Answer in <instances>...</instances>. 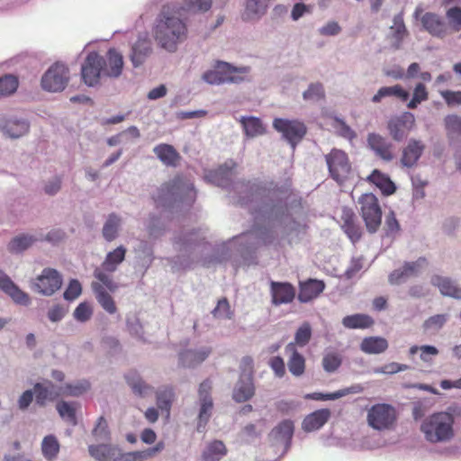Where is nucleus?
<instances>
[{"label":"nucleus","instance_id":"f257e3e1","mask_svg":"<svg viewBox=\"0 0 461 461\" xmlns=\"http://www.w3.org/2000/svg\"><path fill=\"white\" fill-rule=\"evenodd\" d=\"M181 12L175 5H164L154 28L155 40L170 52L176 51L177 45L187 39L188 30Z\"/></svg>","mask_w":461,"mask_h":461},{"label":"nucleus","instance_id":"f03ea898","mask_svg":"<svg viewBox=\"0 0 461 461\" xmlns=\"http://www.w3.org/2000/svg\"><path fill=\"white\" fill-rule=\"evenodd\" d=\"M454 416L447 411L433 413L423 420L420 430L430 443L450 440L454 437Z\"/></svg>","mask_w":461,"mask_h":461},{"label":"nucleus","instance_id":"7ed1b4c3","mask_svg":"<svg viewBox=\"0 0 461 461\" xmlns=\"http://www.w3.org/2000/svg\"><path fill=\"white\" fill-rule=\"evenodd\" d=\"M185 196L191 200L195 197V190L192 183L183 176H176L172 180L164 183L153 195V200L158 206L166 205L177 199L183 201Z\"/></svg>","mask_w":461,"mask_h":461},{"label":"nucleus","instance_id":"20e7f679","mask_svg":"<svg viewBox=\"0 0 461 461\" xmlns=\"http://www.w3.org/2000/svg\"><path fill=\"white\" fill-rule=\"evenodd\" d=\"M357 203L367 231L375 233L382 223V209L378 198L372 193H366L358 198Z\"/></svg>","mask_w":461,"mask_h":461},{"label":"nucleus","instance_id":"39448f33","mask_svg":"<svg viewBox=\"0 0 461 461\" xmlns=\"http://www.w3.org/2000/svg\"><path fill=\"white\" fill-rule=\"evenodd\" d=\"M330 177L339 185H343L351 173L348 156L343 150L333 149L325 156Z\"/></svg>","mask_w":461,"mask_h":461},{"label":"nucleus","instance_id":"423d86ee","mask_svg":"<svg viewBox=\"0 0 461 461\" xmlns=\"http://www.w3.org/2000/svg\"><path fill=\"white\" fill-rule=\"evenodd\" d=\"M69 81V69L62 62H55L43 74L41 85L48 92H61Z\"/></svg>","mask_w":461,"mask_h":461},{"label":"nucleus","instance_id":"0eeeda50","mask_svg":"<svg viewBox=\"0 0 461 461\" xmlns=\"http://www.w3.org/2000/svg\"><path fill=\"white\" fill-rule=\"evenodd\" d=\"M397 412L393 406L388 403L373 405L367 412L368 425L377 430L390 429L395 423Z\"/></svg>","mask_w":461,"mask_h":461},{"label":"nucleus","instance_id":"6e6552de","mask_svg":"<svg viewBox=\"0 0 461 461\" xmlns=\"http://www.w3.org/2000/svg\"><path fill=\"white\" fill-rule=\"evenodd\" d=\"M274 128L291 144L293 149L303 139L307 129L303 122L297 120L276 118L273 122Z\"/></svg>","mask_w":461,"mask_h":461},{"label":"nucleus","instance_id":"1a4fd4ad","mask_svg":"<svg viewBox=\"0 0 461 461\" xmlns=\"http://www.w3.org/2000/svg\"><path fill=\"white\" fill-rule=\"evenodd\" d=\"M104 59L95 51L87 54L82 68L81 76L84 83L89 86L97 85L103 76Z\"/></svg>","mask_w":461,"mask_h":461},{"label":"nucleus","instance_id":"9d476101","mask_svg":"<svg viewBox=\"0 0 461 461\" xmlns=\"http://www.w3.org/2000/svg\"><path fill=\"white\" fill-rule=\"evenodd\" d=\"M62 285V276L54 268H44L33 283L34 290L39 294L50 296L60 289Z\"/></svg>","mask_w":461,"mask_h":461},{"label":"nucleus","instance_id":"9b49d317","mask_svg":"<svg viewBox=\"0 0 461 461\" xmlns=\"http://www.w3.org/2000/svg\"><path fill=\"white\" fill-rule=\"evenodd\" d=\"M238 71L237 68L232 67L229 63L219 61L215 69L203 73V79L212 85L237 83L241 80L240 77L235 75Z\"/></svg>","mask_w":461,"mask_h":461},{"label":"nucleus","instance_id":"f8f14e48","mask_svg":"<svg viewBox=\"0 0 461 461\" xmlns=\"http://www.w3.org/2000/svg\"><path fill=\"white\" fill-rule=\"evenodd\" d=\"M423 29L433 37L444 39L450 35L449 26L438 14L427 12L420 17Z\"/></svg>","mask_w":461,"mask_h":461},{"label":"nucleus","instance_id":"ddd939ff","mask_svg":"<svg viewBox=\"0 0 461 461\" xmlns=\"http://www.w3.org/2000/svg\"><path fill=\"white\" fill-rule=\"evenodd\" d=\"M33 392L36 403L41 407L45 406L48 402L56 401L64 393L61 386H58L49 380L36 383L33 386Z\"/></svg>","mask_w":461,"mask_h":461},{"label":"nucleus","instance_id":"4468645a","mask_svg":"<svg viewBox=\"0 0 461 461\" xmlns=\"http://www.w3.org/2000/svg\"><path fill=\"white\" fill-rule=\"evenodd\" d=\"M415 122L413 114L405 113L393 118L388 122V131L392 138L396 141L402 140L412 129Z\"/></svg>","mask_w":461,"mask_h":461},{"label":"nucleus","instance_id":"2eb2a0df","mask_svg":"<svg viewBox=\"0 0 461 461\" xmlns=\"http://www.w3.org/2000/svg\"><path fill=\"white\" fill-rule=\"evenodd\" d=\"M270 294L272 304L279 306L281 304L291 303L295 298V288L288 282H270Z\"/></svg>","mask_w":461,"mask_h":461},{"label":"nucleus","instance_id":"dca6fc26","mask_svg":"<svg viewBox=\"0 0 461 461\" xmlns=\"http://www.w3.org/2000/svg\"><path fill=\"white\" fill-rule=\"evenodd\" d=\"M341 229L348 239L356 243L362 237V228L357 222L354 211L348 207H343L340 215Z\"/></svg>","mask_w":461,"mask_h":461},{"label":"nucleus","instance_id":"f3484780","mask_svg":"<svg viewBox=\"0 0 461 461\" xmlns=\"http://www.w3.org/2000/svg\"><path fill=\"white\" fill-rule=\"evenodd\" d=\"M104 65H103V77H119L123 69L124 62L121 52L112 48L106 52Z\"/></svg>","mask_w":461,"mask_h":461},{"label":"nucleus","instance_id":"a211bd4d","mask_svg":"<svg viewBox=\"0 0 461 461\" xmlns=\"http://www.w3.org/2000/svg\"><path fill=\"white\" fill-rule=\"evenodd\" d=\"M367 145L383 160L391 161L393 158V144L380 134L369 133Z\"/></svg>","mask_w":461,"mask_h":461},{"label":"nucleus","instance_id":"6ab92c4d","mask_svg":"<svg viewBox=\"0 0 461 461\" xmlns=\"http://www.w3.org/2000/svg\"><path fill=\"white\" fill-rule=\"evenodd\" d=\"M426 263L425 258H420L413 262H405L402 268L393 270L389 276L392 285H399L406 279L417 276L420 268Z\"/></svg>","mask_w":461,"mask_h":461},{"label":"nucleus","instance_id":"aec40b11","mask_svg":"<svg viewBox=\"0 0 461 461\" xmlns=\"http://www.w3.org/2000/svg\"><path fill=\"white\" fill-rule=\"evenodd\" d=\"M285 354L287 357V366L289 372L294 376H302L306 368V359L301 354L298 348H295L293 344H287L285 348Z\"/></svg>","mask_w":461,"mask_h":461},{"label":"nucleus","instance_id":"412c9836","mask_svg":"<svg viewBox=\"0 0 461 461\" xmlns=\"http://www.w3.org/2000/svg\"><path fill=\"white\" fill-rule=\"evenodd\" d=\"M0 290L8 294L16 303L28 305L31 302L29 295L19 287L0 269Z\"/></svg>","mask_w":461,"mask_h":461},{"label":"nucleus","instance_id":"4be33fe9","mask_svg":"<svg viewBox=\"0 0 461 461\" xmlns=\"http://www.w3.org/2000/svg\"><path fill=\"white\" fill-rule=\"evenodd\" d=\"M325 284L321 280L308 279L301 282L299 285L298 300L301 303H308L317 298L324 290Z\"/></svg>","mask_w":461,"mask_h":461},{"label":"nucleus","instance_id":"5701e85b","mask_svg":"<svg viewBox=\"0 0 461 461\" xmlns=\"http://www.w3.org/2000/svg\"><path fill=\"white\" fill-rule=\"evenodd\" d=\"M88 452L97 461H117L122 457L119 447L108 444L90 445Z\"/></svg>","mask_w":461,"mask_h":461},{"label":"nucleus","instance_id":"b1692460","mask_svg":"<svg viewBox=\"0 0 461 461\" xmlns=\"http://www.w3.org/2000/svg\"><path fill=\"white\" fill-rule=\"evenodd\" d=\"M255 394V386L253 377L240 375L233 390L232 398L237 402H244L253 397Z\"/></svg>","mask_w":461,"mask_h":461},{"label":"nucleus","instance_id":"393cba45","mask_svg":"<svg viewBox=\"0 0 461 461\" xmlns=\"http://www.w3.org/2000/svg\"><path fill=\"white\" fill-rule=\"evenodd\" d=\"M153 152L167 167H176L179 165L181 156L177 150L169 144L161 143L154 147Z\"/></svg>","mask_w":461,"mask_h":461},{"label":"nucleus","instance_id":"a878e982","mask_svg":"<svg viewBox=\"0 0 461 461\" xmlns=\"http://www.w3.org/2000/svg\"><path fill=\"white\" fill-rule=\"evenodd\" d=\"M424 150V145L416 140H411L403 149L401 163L403 167H411L416 165Z\"/></svg>","mask_w":461,"mask_h":461},{"label":"nucleus","instance_id":"bb28decb","mask_svg":"<svg viewBox=\"0 0 461 461\" xmlns=\"http://www.w3.org/2000/svg\"><path fill=\"white\" fill-rule=\"evenodd\" d=\"M366 181L375 185L384 195H391L396 191V186L389 176L378 169H374L366 177Z\"/></svg>","mask_w":461,"mask_h":461},{"label":"nucleus","instance_id":"cd10ccee","mask_svg":"<svg viewBox=\"0 0 461 461\" xmlns=\"http://www.w3.org/2000/svg\"><path fill=\"white\" fill-rule=\"evenodd\" d=\"M364 391V387L359 384H352L349 387H346L340 390H338L334 393H312L305 395V399L316 400V401H327V400H336L341 397H344L348 394L360 393Z\"/></svg>","mask_w":461,"mask_h":461},{"label":"nucleus","instance_id":"c85d7f7f","mask_svg":"<svg viewBox=\"0 0 461 461\" xmlns=\"http://www.w3.org/2000/svg\"><path fill=\"white\" fill-rule=\"evenodd\" d=\"M329 409L317 410L307 415L303 421V429L305 431H313L321 429L330 419Z\"/></svg>","mask_w":461,"mask_h":461},{"label":"nucleus","instance_id":"c756f323","mask_svg":"<svg viewBox=\"0 0 461 461\" xmlns=\"http://www.w3.org/2000/svg\"><path fill=\"white\" fill-rule=\"evenodd\" d=\"M430 283L438 287L443 295L461 299V288L451 279L440 276H434L431 277Z\"/></svg>","mask_w":461,"mask_h":461},{"label":"nucleus","instance_id":"7c9ffc66","mask_svg":"<svg viewBox=\"0 0 461 461\" xmlns=\"http://www.w3.org/2000/svg\"><path fill=\"white\" fill-rule=\"evenodd\" d=\"M385 97H396L402 102H406L410 97V94L400 85L383 86L372 97V101L374 103H380Z\"/></svg>","mask_w":461,"mask_h":461},{"label":"nucleus","instance_id":"2f4dec72","mask_svg":"<svg viewBox=\"0 0 461 461\" xmlns=\"http://www.w3.org/2000/svg\"><path fill=\"white\" fill-rule=\"evenodd\" d=\"M150 52V41L147 38L138 39L131 49V60L133 66L141 65Z\"/></svg>","mask_w":461,"mask_h":461},{"label":"nucleus","instance_id":"473e14b6","mask_svg":"<svg viewBox=\"0 0 461 461\" xmlns=\"http://www.w3.org/2000/svg\"><path fill=\"white\" fill-rule=\"evenodd\" d=\"M232 175L233 173L230 168L220 167L216 170L209 171L204 178L208 183L226 188L230 185Z\"/></svg>","mask_w":461,"mask_h":461},{"label":"nucleus","instance_id":"72a5a7b5","mask_svg":"<svg viewBox=\"0 0 461 461\" xmlns=\"http://www.w3.org/2000/svg\"><path fill=\"white\" fill-rule=\"evenodd\" d=\"M227 455V447L221 440H212L206 445L203 453V461H220Z\"/></svg>","mask_w":461,"mask_h":461},{"label":"nucleus","instance_id":"f704fd0d","mask_svg":"<svg viewBox=\"0 0 461 461\" xmlns=\"http://www.w3.org/2000/svg\"><path fill=\"white\" fill-rule=\"evenodd\" d=\"M211 353V348L200 350H185L179 355V360L184 366L193 367L204 361Z\"/></svg>","mask_w":461,"mask_h":461},{"label":"nucleus","instance_id":"c9c22d12","mask_svg":"<svg viewBox=\"0 0 461 461\" xmlns=\"http://www.w3.org/2000/svg\"><path fill=\"white\" fill-rule=\"evenodd\" d=\"M125 255L126 249L123 246L117 247L106 255L101 267L108 273L116 271L118 266L124 260Z\"/></svg>","mask_w":461,"mask_h":461},{"label":"nucleus","instance_id":"e433bc0d","mask_svg":"<svg viewBox=\"0 0 461 461\" xmlns=\"http://www.w3.org/2000/svg\"><path fill=\"white\" fill-rule=\"evenodd\" d=\"M374 319L364 313L348 315L342 319V324L348 329H367L374 325Z\"/></svg>","mask_w":461,"mask_h":461},{"label":"nucleus","instance_id":"4c0bfd02","mask_svg":"<svg viewBox=\"0 0 461 461\" xmlns=\"http://www.w3.org/2000/svg\"><path fill=\"white\" fill-rule=\"evenodd\" d=\"M387 348L388 342L382 337H367L360 344V349L366 354H380Z\"/></svg>","mask_w":461,"mask_h":461},{"label":"nucleus","instance_id":"58836bf2","mask_svg":"<svg viewBox=\"0 0 461 461\" xmlns=\"http://www.w3.org/2000/svg\"><path fill=\"white\" fill-rule=\"evenodd\" d=\"M92 287L95 294L96 300L103 309L110 314L114 313L117 310L115 303L113 297L104 290L103 285L98 283H94Z\"/></svg>","mask_w":461,"mask_h":461},{"label":"nucleus","instance_id":"ea45409f","mask_svg":"<svg viewBox=\"0 0 461 461\" xmlns=\"http://www.w3.org/2000/svg\"><path fill=\"white\" fill-rule=\"evenodd\" d=\"M240 122L244 129L245 134L250 138L263 135L266 132V127L259 118L254 116L241 117Z\"/></svg>","mask_w":461,"mask_h":461},{"label":"nucleus","instance_id":"a19ab883","mask_svg":"<svg viewBox=\"0 0 461 461\" xmlns=\"http://www.w3.org/2000/svg\"><path fill=\"white\" fill-rule=\"evenodd\" d=\"M175 399V393L172 387H164L157 393V404L162 411H166L167 417H169L171 405Z\"/></svg>","mask_w":461,"mask_h":461},{"label":"nucleus","instance_id":"79ce46f5","mask_svg":"<svg viewBox=\"0 0 461 461\" xmlns=\"http://www.w3.org/2000/svg\"><path fill=\"white\" fill-rule=\"evenodd\" d=\"M41 451L47 460L56 459L59 453V443L57 438L53 435L46 436L41 442Z\"/></svg>","mask_w":461,"mask_h":461},{"label":"nucleus","instance_id":"37998d69","mask_svg":"<svg viewBox=\"0 0 461 461\" xmlns=\"http://www.w3.org/2000/svg\"><path fill=\"white\" fill-rule=\"evenodd\" d=\"M128 384L131 387L134 393L144 396L149 391L151 386L147 384L135 371H131L125 375Z\"/></svg>","mask_w":461,"mask_h":461},{"label":"nucleus","instance_id":"c03bdc74","mask_svg":"<svg viewBox=\"0 0 461 461\" xmlns=\"http://www.w3.org/2000/svg\"><path fill=\"white\" fill-rule=\"evenodd\" d=\"M312 335L311 324L307 321L303 322L294 333V340L289 344H293L295 348H303L310 342Z\"/></svg>","mask_w":461,"mask_h":461},{"label":"nucleus","instance_id":"a18cd8bd","mask_svg":"<svg viewBox=\"0 0 461 461\" xmlns=\"http://www.w3.org/2000/svg\"><path fill=\"white\" fill-rule=\"evenodd\" d=\"M121 218L115 213H111L103 228V236L107 241H113L118 235Z\"/></svg>","mask_w":461,"mask_h":461},{"label":"nucleus","instance_id":"49530a36","mask_svg":"<svg viewBox=\"0 0 461 461\" xmlns=\"http://www.w3.org/2000/svg\"><path fill=\"white\" fill-rule=\"evenodd\" d=\"M267 2L266 0H247L244 19H255L266 12Z\"/></svg>","mask_w":461,"mask_h":461},{"label":"nucleus","instance_id":"de8ad7c7","mask_svg":"<svg viewBox=\"0 0 461 461\" xmlns=\"http://www.w3.org/2000/svg\"><path fill=\"white\" fill-rule=\"evenodd\" d=\"M392 30H393V37L395 40L393 46L395 50H398L401 48L404 37L408 34L402 14L394 16Z\"/></svg>","mask_w":461,"mask_h":461},{"label":"nucleus","instance_id":"09e8293b","mask_svg":"<svg viewBox=\"0 0 461 461\" xmlns=\"http://www.w3.org/2000/svg\"><path fill=\"white\" fill-rule=\"evenodd\" d=\"M29 131V124L25 121H8L4 126V131L11 138H19Z\"/></svg>","mask_w":461,"mask_h":461},{"label":"nucleus","instance_id":"8fccbe9b","mask_svg":"<svg viewBox=\"0 0 461 461\" xmlns=\"http://www.w3.org/2000/svg\"><path fill=\"white\" fill-rule=\"evenodd\" d=\"M446 18L447 19V26H449L450 34L461 31V7L454 6L446 11Z\"/></svg>","mask_w":461,"mask_h":461},{"label":"nucleus","instance_id":"3c124183","mask_svg":"<svg viewBox=\"0 0 461 461\" xmlns=\"http://www.w3.org/2000/svg\"><path fill=\"white\" fill-rule=\"evenodd\" d=\"M294 426L290 420L281 421L272 431L275 437L283 441H290L294 435Z\"/></svg>","mask_w":461,"mask_h":461},{"label":"nucleus","instance_id":"603ef678","mask_svg":"<svg viewBox=\"0 0 461 461\" xmlns=\"http://www.w3.org/2000/svg\"><path fill=\"white\" fill-rule=\"evenodd\" d=\"M36 239L32 236L22 234L14 237L8 244V249L11 252H21L31 247Z\"/></svg>","mask_w":461,"mask_h":461},{"label":"nucleus","instance_id":"864d4df0","mask_svg":"<svg viewBox=\"0 0 461 461\" xmlns=\"http://www.w3.org/2000/svg\"><path fill=\"white\" fill-rule=\"evenodd\" d=\"M200 411L198 415L197 430L201 431V428H204L207 424L213 408V402L212 399H203L200 401Z\"/></svg>","mask_w":461,"mask_h":461},{"label":"nucleus","instance_id":"5fc2aeb1","mask_svg":"<svg viewBox=\"0 0 461 461\" xmlns=\"http://www.w3.org/2000/svg\"><path fill=\"white\" fill-rule=\"evenodd\" d=\"M19 82L18 78L13 75H5L0 77V96H6L14 94Z\"/></svg>","mask_w":461,"mask_h":461},{"label":"nucleus","instance_id":"6e6d98bb","mask_svg":"<svg viewBox=\"0 0 461 461\" xmlns=\"http://www.w3.org/2000/svg\"><path fill=\"white\" fill-rule=\"evenodd\" d=\"M429 99V92L424 84L418 83L413 90L412 98L407 104L409 109H415L420 104Z\"/></svg>","mask_w":461,"mask_h":461},{"label":"nucleus","instance_id":"4d7b16f0","mask_svg":"<svg viewBox=\"0 0 461 461\" xmlns=\"http://www.w3.org/2000/svg\"><path fill=\"white\" fill-rule=\"evenodd\" d=\"M212 314L215 319L230 320L232 318L233 312L230 310L227 298L224 297L218 301L216 307L212 311Z\"/></svg>","mask_w":461,"mask_h":461},{"label":"nucleus","instance_id":"13d9d810","mask_svg":"<svg viewBox=\"0 0 461 461\" xmlns=\"http://www.w3.org/2000/svg\"><path fill=\"white\" fill-rule=\"evenodd\" d=\"M57 411L62 419L72 425L77 424L76 410L72 403L60 402L57 404Z\"/></svg>","mask_w":461,"mask_h":461},{"label":"nucleus","instance_id":"bf43d9fd","mask_svg":"<svg viewBox=\"0 0 461 461\" xmlns=\"http://www.w3.org/2000/svg\"><path fill=\"white\" fill-rule=\"evenodd\" d=\"M185 6L182 11L187 12H206L212 6V0H184Z\"/></svg>","mask_w":461,"mask_h":461},{"label":"nucleus","instance_id":"052dcab7","mask_svg":"<svg viewBox=\"0 0 461 461\" xmlns=\"http://www.w3.org/2000/svg\"><path fill=\"white\" fill-rule=\"evenodd\" d=\"M93 315V307L87 302L80 303L73 312L74 318L80 322H86L91 319Z\"/></svg>","mask_w":461,"mask_h":461},{"label":"nucleus","instance_id":"680f3d73","mask_svg":"<svg viewBox=\"0 0 461 461\" xmlns=\"http://www.w3.org/2000/svg\"><path fill=\"white\" fill-rule=\"evenodd\" d=\"M445 125L450 137L461 136V117L456 114L447 115L445 118Z\"/></svg>","mask_w":461,"mask_h":461},{"label":"nucleus","instance_id":"e2e57ef3","mask_svg":"<svg viewBox=\"0 0 461 461\" xmlns=\"http://www.w3.org/2000/svg\"><path fill=\"white\" fill-rule=\"evenodd\" d=\"M341 357L337 353H328L322 358L323 369L328 373L336 371L341 365Z\"/></svg>","mask_w":461,"mask_h":461},{"label":"nucleus","instance_id":"0e129e2a","mask_svg":"<svg viewBox=\"0 0 461 461\" xmlns=\"http://www.w3.org/2000/svg\"><path fill=\"white\" fill-rule=\"evenodd\" d=\"M303 98L305 100H321L325 96L323 86L321 83H312L309 86L308 89L303 92Z\"/></svg>","mask_w":461,"mask_h":461},{"label":"nucleus","instance_id":"69168bd1","mask_svg":"<svg viewBox=\"0 0 461 461\" xmlns=\"http://www.w3.org/2000/svg\"><path fill=\"white\" fill-rule=\"evenodd\" d=\"M384 230L387 236H394L400 231V224L393 211H390L386 214Z\"/></svg>","mask_w":461,"mask_h":461},{"label":"nucleus","instance_id":"338daca9","mask_svg":"<svg viewBox=\"0 0 461 461\" xmlns=\"http://www.w3.org/2000/svg\"><path fill=\"white\" fill-rule=\"evenodd\" d=\"M92 433L96 438L106 439L109 438L110 431L108 429V424L106 420L103 416L99 417V419L97 420V423L94 428Z\"/></svg>","mask_w":461,"mask_h":461},{"label":"nucleus","instance_id":"774afa93","mask_svg":"<svg viewBox=\"0 0 461 461\" xmlns=\"http://www.w3.org/2000/svg\"><path fill=\"white\" fill-rule=\"evenodd\" d=\"M81 292V284L77 280L73 279L69 282L68 286L64 292V298L68 301H73L80 295Z\"/></svg>","mask_w":461,"mask_h":461}]
</instances>
